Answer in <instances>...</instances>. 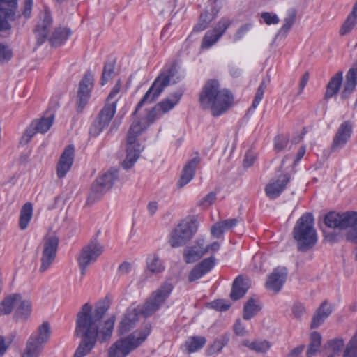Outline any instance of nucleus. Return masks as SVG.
<instances>
[{"mask_svg":"<svg viewBox=\"0 0 357 357\" xmlns=\"http://www.w3.org/2000/svg\"><path fill=\"white\" fill-rule=\"evenodd\" d=\"M107 308L104 305L95 307L85 304L77 315L76 332L84 336L77 349L74 356L83 357L94 347L99 335L102 342L110 338L114 329V317L112 316L102 322Z\"/></svg>","mask_w":357,"mask_h":357,"instance_id":"nucleus-1","label":"nucleus"},{"mask_svg":"<svg viewBox=\"0 0 357 357\" xmlns=\"http://www.w3.org/2000/svg\"><path fill=\"white\" fill-rule=\"evenodd\" d=\"M162 115L161 111L156 109L155 106L148 112L145 118L133 121L128 133L126 156L121 163L123 169L131 168L139 157L142 147L138 142L137 137Z\"/></svg>","mask_w":357,"mask_h":357,"instance_id":"nucleus-2","label":"nucleus"},{"mask_svg":"<svg viewBox=\"0 0 357 357\" xmlns=\"http://www.w3.org/2000/svg\"><path fill=\"white\" fill-rule=\"evenodd\" d=\"M199 101L204 109L210 110L213 116H218L231 107L233 97L227 89H220L217 81L211 80L203 88Z\"/></svg>","mask_w":357,"mask_h":357,"instance_id":"nucleus-3","label":"nucleus"},{"mask_svg":"<svg viewBox=\"0 0 357 357\" xmlns=\"http://www.w3.org/2000/svg\"><path fill=\"white\" fill-rule=\"evenodd\" d=\"M182 77L183 73L176 64L172 63L166 66L139 102L134 114H136L143 105L151 104L155 101L167 86L176 83Z\"/></svg>","mask_w":357,"mask_h":357,"instance_id":"nucleus-4","label":"nucleus"},{"mask_svg":"<svg viewBox=\"0 0 357 357\" xmlns=\"http://www.w3.org/2000/svg\"><path fill=\"white\" fill-rule=\"evenodd\" d=\"M149 333V327L145 326L120 338L111 344L107 357H126L145 342Z\"/></svg>","mask_w":357,"mask_h":357,"instance_id":"nucleus-5","label":"nucleus"},{"mask_svg":"<svg viewBox=\"0 0 357 357\" xmlns=\"http://www.w3.org/2000/svg\"><path fill=\"white\" fill-rule=\"evenodd\" d=\"M293 236L300 250H309L315 245L317 237L312 214L305 213L297 220Z\"/></svg>","mask_w":357,"mask_h":357,"instance_id":"nucleus-6","label":"nucleus"},{"mask_svg":"<svg viewBox=\"0 0 357 357\" xmlns=\"http://www.w3.org/2000/svg\"><path fill=\"white\" fill-rule=\"evenodd\" d=\"M199 227L197 218L190 216L183 220L172 232L169 243L173 248L183 246L197 232Z\"/></svg>","mask_w":357,"mask_h":357,"instance_id":"nucleus-7","label":"nucleus"},{"mask_svg":"<svg viewBox=\"0 0 357 357\" xmlns=\"http://www.w3.org/2000/svg\"><path fill=\"white\" fill-rule=\"evenodd\" d=\"M220 246L218 241L208 243L205 238H199L192 245L185 248L184 260L188 264L194 263L206 254L217 252Z\"/></svg>","mask_w":357,"mask_h":357,"instance_id":"nucleus-8","label":"nucleus"},{"mask_svg":"<svg viewBox=\"0 0 357 357\" xmlns=\"http://www.w3.org/2000/svg\"><path fill=\"white\" fill-rule=\"evenodd\" d=\"M174 289L170 282H164L154 291L149 300L140 307L141 312L148 317L155 312L166 301Z\"/></svg>","mask_w":357,"mask_h":357,"instance_id":"nucleus-9","label":"nucleus"},{"mask_svg":"<svg viewBox=\"0 0 357 357\" xmlns=\"http://www.w3.org/2000/svg\"><path fill=\"white\" fill-rule=\"evenodd\" d=\"M59 238L54 234H46L42 241V255L39 271L44 273L53 264L59 245Z\"/></svg>","mask_w":357,"mask_h":357,"instance_id":"nucleus-10","label":"nucleus"},{"mask_svg":"<svg viewBox=\"0 0 357 357\" xmlns=\"http://www.w3.org/2000/svg\"><path fill=\"white\" fill-rule=\"evenodd\" d=\"M104 250L103 246L98 243L91 242L82 248L77 257L81 279L86 274L89 266L94 263Z\"/></svg>","mask_w":357,"mask_h":357,"instance_id":"nucleus-11","label":"nucleus"},{"mask_svg":"<svg viewBox=\"0 0 357 357\" xmlns=\"http://www.w3.org/2000/svg\"><path fill=\"white\" fill-rule=\"evenodd\" d=\"M54 119V115L50 114L46 118L34 120L24 131L20 143L22 145L27 144L36 133L46 132L52 126Z\"/></svg>","mask_w":357,"mask_h":357,"instance_id":"nucleus-12","label":"nucleus"},{"mask_svg":"<svg viewBox=\"0 0 357 357\" xmlns=\"http://www.w3.org/2000/svg\"><path fill=\"white\" fill-rule=\"evenodd\" d=\"M94 86V75L87 72L79 84L77 99V109L82 112L88 103Z\"/></svg>","mask_w":357,"mask_h":357,"instance_id":"nucleus-13","label":"nucleus"},{"mask_svg":"<svg viewBox=\"0 0 357 357\" xmlns=\"http://www.w3.org/2000/svg\"><path fill=\"white\" fill-rule=\"evenodd\" d=\"M289 176L287 172H281L267 183L265 188L266 196L270 199H275L279 197L284 190L288 182Z\"/></svg>","mask_w":357,"mask_h":357,"instance_id":"nucleus-14","label":"nucleus"},{"mask_svg":"<svg viewBox=\"0 0 357 357\" xmlns=\"http://www.w3.org/2000/svg\"><path fill=\"white\" fill-rule=\"evenodd\" d=\"M287 275V271L285 268L274 269L267 279L266 288L273 294L278 293L286 281Z\"/></svg>","mask_w":357,"mask_h":357,"instance_id":"nucleus-15","label":"nucleus"},{"mask_svg":"<svg viewBox=\"0 0 357 357\" xmlns=\"http://www.w3.org/2000/svg\"><path fill=\"white\" fill-rule=\"evenodd\" d=\"M52 19L47 9L40 16V20L38 22L34 31L36 36L37 42L42 44L47 38L52 26Z\"/></svg>","mask_w":357,"mask_h":357,"instance_id":"nucleus-16","label":"nucleus"},{"mask_svg":"<svg viewBox=\"0 0 357 357\" xmlns=\"http://www.w3.org/2000/svg\"><path fill=\"white\" fill-rule=\"evenodd\" d=\"M215 259L210 257L197 264L188 275L189 282H195L208 273L215 266Z\"/></svg>","mask_w":357,"mask_h":357,"instance_id":"nucleus-17","label":"nucleus"},{"mask_svg":"<svg viewBox=\"0 0 357 357\" xmlns=\"http://www.w3.org/2000/svg\"><path fill=\"white\" fill-rule=\"evenodd\" d=\"M357 88V63L354 64L347 73L345 79L342 82L341 98L346 99Z\"/></svg>","mask_w":357,"mask_h":357,"instance_id":"nucleus-18","label":"nucleus"},{"mask_svg":"<svg viewBox=\"0 0 357 357\" xmlns=\"http://www.w3.org/2000/svg\"><path fill=\"white\" fill-rule=\"evenodd\" d=\"M52 330L50 325L48 322L45 321L38 327L36 333L32 334L28 340L43 347V345L49 342Z\"/></svg>","mask_w":357,"mask_h":357,"instance_id":"nucleus-19","label":"nucleus"},{"mask_svg":"<svg viewBox=\"0 0 357 357\" xmlns=\"http://www.w3.org/2000/svg\"><path fill=\"white\" fill-rule=\"evenodd\" d=\"M140 312V308L135 309L130 307L122 317L119 327L118 331L119 333L123 334L130 331L136 322L138 321V312Z\"/></svg>","mask_w":357,"mask_h":357,"instance_id":"nucleus-20","label":"nucleus"},{"mask_svg":"<svg viewBox=\"0 0 357 357\" xmlns=\"http://www.w3.org/2000/svg\"><path fill=\"white\" fill-rule=\"evenodd\" d=\"M351 123L348 121L343 122L340 126L337 134L334 138L333 146L335 148L342 147L351 137Z\"/></svg>","mask_w":357,"mask_h":357,"instance_id":"nucleus-21","label":"nucleus"},{"mask_svg":"<svg viewBox=\"0 0 357 357\" xmlns=\"http://www.w3.org/2000/svg\"><path fill=\"white\" fill-rule=\"evenodd\" d=\"M250 281L241 276L236 278L230 294L231 299L236 301L242 298L250 287Z\"/></svg>","mask_w":357,"mask_h":357,"instance_id":"nucleus-22","label":"nucleus"},{"mask_svg":"<svg viewBox=\"0 0 357 357\" xmlns=\"http://www.w3.org/2000/svg\"><path fill=\"white\" fill-rule=\"evenodd\" d=\"M198 162V159L193 158L184 167L177 183L178 187L182 188L185 186L192 179L195 174Z\"/></svg>","mask_w":357,"mask_h":357,"instance_id":"nucleus-23","label":"nucleus"},{"mask_svg":"<svg viewBox=\"0 0 357 357\" xmlns=\"http://www.w3.org/2000/svg\"><path fill=\"white\" fill-rule=\"evenodd\" d=\"M206 338L202 336L189 337L181 346L182 351L185 354L196 352L206 344Z\"/></svg>","mask_w":357,"mask_h":357,"instance_id":"nucleus-24","label":"nucleus"},{"mask_svg":"<svg viewBox=\"0 0 357 357\" xmlns=\"http://www.w3.org/2000/svg\"><path fill=\"white\" fill-rule=\"evenodd\" d=\"M343 82V73L341 71L336 73L327 84L325 98L328 99L335 96L340 91Z\"/></svg>","mask_w":357,"mask_h":357,"instance_id":"nucleus-25","label":"nucleus"},{"mask_svg":"<svg viewBox=\"0 0 357 357\" xmlns=\"http://www.w3.org/2000/svg\"><path fill=\"white\" fill-rule=\"evenodd\" d=\"M331 312V305L326 302L323 303L312 318L311 328H316L319 327Z\"/></svg>","mask_w":357,"mask_h":357,"instance_id":"nucleus-26","label":"nucleus"},{"mask_svg":"<svg viewBox=\"0 0 357 357\" xmlns=\"http://www.w3.org/2000/svg\"><path fill=\"white\" fill-rule=\"evenodd\" d=\"M20 301L21 296L17 294H10L6 297L0 302V316L10 314L13 307L17 306Z\"/></svg>","mask_w":357,"mask_h":357,"instance_id":"nucleus-27","label":"nucleus"},{"mask_svg":"<svg viewBox=\"0 0 357 357\" xmlns=\"http://www.w3.org/2000/svg\"><path fill=\"white\" fill-rule=\"evenodd\" d=\"M33 204L31 202H26L22 206L19 218V227L21 230H24L28 227L33 217Z\"/></svg>","mask_w":357,"mask_h":357,"instance_id":"nucleus-28","label":"nucleus"},{"mask_svg":"<svg viewBox=\"0 0 357 357\" xmlns=\"http://www.w3.org/2000/svg\"><path fill=\"white\" fill-rule=\"evenodd\" d=\"M146 268L152 273L158 274L165 271V265L158 255L151 254L147 257Z\"/></svg>","mask_w":357,"mask_h":357,"instance_id":"nucleus-29","label":"nucleus"},{"mask_svg":"<svg viewBox=\"0 0 357 357\" xmlns=\"http://www.w3.org/2000/svg\"><path fill=\"white\" fill-rule=\"evenodd\" d=\"M181 93L176 92L169 97L164 99L162 101L156 105V109L161 111L162 114L172 109L179 102Z\"/></svg>","mask_w":357,"mask_h":357,"instance_id":"nucleus-30","label":"nucleus"},{"mask_svg":"<svg viewBox=\"0 0 357 357\" xmlns=\"http://www.w3.org/2000/svg\"><path fill=\"white\" fill-rule=\"evenodd\" d=\"M321 335L314 331L310 335V342L306 351L307 357H313L320 351L321 345Z\"/></svg>","mask_w":357,"mask_h":357,"instance_id":"nucleus-31","label":"nucleus"},{"mask_svg":"<svg viewBox=\"0 0 357 357\" xmlns=\"http://www.w3.org/2000/svg\"><path fill=\"white\" fill-rule=\"evenodd\" d=\"M242 344L257 353H265L271 348V343L263 340H245L242 342Z\"/></svg>","mask_w":357,"mask_h":357,"instance_id":"nucleus-32","label":"nucleus"},{"mask_svg":"<svg viewBox=\"0 0 357 357\" xmlns=\"http://www.w3.org/2000/svg\"><path fill=\"white\" fill-rule=\"evenodd\" d=\"M116 100L106 103L105 106L101 110L98 119L102 122L103 125L108 126L114 114L116 113Z\"/></svg>","mask_w":357,"mask_h":357,"instance_id":"nucleus-33","label":"nucleus"},{"mask_svg":"<svg viewBox=\"0 0 357 357\" xmlns=\"http://www.w3.org/2000/svg\"><path fill=\"white\" fill-rule=\"evenodd\" d=\"M15 314L21 320H26L31 314L32 303L29 300H22L17 303Z\"/></svg>","mask_w":357,"mask_h":357,"instance_id":"nucleus-34","label":"nucleus"},{"mask_svg":"<svg viewBox=\"0 0 357 357\" xmlns=\"http://www.w3.org/2000/svg\"><path fill=\"white\" fill-rule=\"evenodd\" d=\"M109 190L105 186L99 183V181H96L92 184L90 194L89 195L88 202L93 203L98 199H100Z\"/></svg>","mask_w":357,"mask_h":357,"instance_id":"nucleus-35","label":"nucleus"},{"mask_svg":"<svg viewBox=\"0 0 357 357\" xmlns=\"http://www.w3.org/2000/svg\"><path fill=\"white\" fill-rule=\"evenodd\" d=\"M261 309L257 300L254 298L249 299L243 308V318L246 320L253 317Z\"/></svg>","mask_w":357,"mask_h":357,"instance_id":"nucleus-36","label":"nucleus"},{"mask_svg":"<svg viewBox=\"0 0 357 357\" xmlns=\"http://www.w3.org/2000/svg\"><path fill=\"white\" fill-rule=\"evenodd\" d=\"M117 178L118 172L116 170H112L102 174L96 180L99 181V183H100L102 185L109 190L113 186Z\"/></svg>","mask_w":357,"mask_h":357,"instance_id":"nucleus-37","label":"nucleus"},{"mask_svg":"<svg viewBox=\"0 0 357 357\" xmlns=\"http://www.w3.org/2000/svg\"><path fill=\"white\" fill-rule=\"evenodd\" d=\"M56 176L59 178H64L67 174V148L61 154L56 167Z\"/></svg>","mask_w":357,"mask_h":357,"instance_id":"nucleus-38","label":"nucleus"},{"mask_svg":"<svg viewBox=\"0 0 357 357\" xmlns=\"http://www.w3.org/2000/svg\"><path fill=\"white\" fill-rule=\"evenodd\" d=\"M42 349V347L27 340L22 357H39Z\"/></svg>","mask_w":357,"mask_h":357,"instance_id":"nucleus-39","label":"nucleus"},{"mask_svg":"<svg viewBox=\"0 0 357 357\" xmlns=\"http://www.w3.org/2000/svg\"><path fill=\"white\" fill-rule=\"evenodd\" d=\"M215 18V15L208 12H204L201 14L199 20L195 26L194 30L201 31L204 30L208 24Z\"/></svg>","mask_w":357,"mask_h":357,"instance_id":"nucleus-40","label":"nucleus"},{"mask_svg":"<svg viewBox=\"0 0 357 357\" xmlns=\"http://www.w3.org/2000/svg\"><path fill=\"white\" fill-rule=\"evenodd\" d=\"M220 36L213 30L208 31L204 35L201 47L202 49H208L212 47L219 39Z\"/></svg>","mask_w":357,"mask_h":357,"instance_id":"nucleus-41","label":"nucleus"},{"mask_svg":"<svg viewBox=\"0 0 357 357\" xmlns=\"http://www.w3.org/2000/svg\"><path fill=\"white\" fill-rule=\"evenodd\" d=\"M344 344V341L342 337H335L327 342L326 347L333 352L332 354H335L338 357V353L341 351Z\"/></svg>","mask_w":357,"mask_h":357,"instance_id":"nucleus-42","label":"nucleus"},{"mask_svg":"<svg viewBox=\"0 0 357 357\" xmlns=\"http://www.w3.org/2000/svg\"><path fill=\"white\" fill-rule=\"evenodd\" d=\"M357 23V18L351 14L349 15L345 22L342 25L340 34L344 36L351 31Z\"/></svg>","mask_w":357,"mask_h":357,"instance_id":"nucleus-43","label":"nucleus"},{"mask_svg":"<svg viewBox=\"0 0 357 357\" xmlns=\"http://www.w3.org/2000/svg\"><path fill=\"white\" fill-rule=\"evenodd\" d=\"M343 357H357V331L347 344Z\"/></svg>","mask_w":357,"mask_h":357,"instance_id":"nucleus-44","label":"nucleus"},{"mask_svg":"<svg viewBox=\"0 0 357 357\" xmlns=\"http://www.w3.org/2000/svg\"><path fill=\"white\" fill-rule=\"evenodd\" d=\"M268 82L269 80H264L258 87L257 92L255 93L254 100L252 102V107L254 108H256L260 103L261 100H262L264 91L267 87Z\"/></svg>","mask_w":357,"mask_h":357,"instance_id":"nucleus-45","label":"nucleus"},{"mask_svg":"<svg viewBox=\"0 0 357 357\" xmlns=\"http://www.w3.org/2000/svg\"><path fill=\"white\" fill-rule=\"evenodd\" d=\"M114 76V65L109 63L105 65L102 75V85H105Z\"/></svg>","mask_w":357,"mask_h":357,"instance_id":"nucleus-46","label":"nucleus"},{"mask_svg":"<svg viewBox=\"0 0 357 357\" xmlns=\"http://www.w3.org/2000/svg\"><path fill=\"white\" fill-rule=\"evenodd\" d=\"M215 199L216 194L211 192L198 202L197 206L203 209H206L215 202Z\"/></svg>","mask_w":357,"mask_h":357,"instance_id":"nucleus-47","label":"nucleus"},{"mask_svg":"<svg viewBox=\"0 0 357 357\" xmlns=\"http://www.w3.org/2000/svg\"><path fill=\"white\" fill-rule=\"evenodd\" d=\"M230 24L231 20L229 18H222L216 24L215 27L213 29V31L215 33H217L220 37H221L225 32L227 29L230 26Z\"/></svg>","mask_w":357,"mask_h":357,"instance_id":"nucleus-48","label":"nucleus"},{"mask_svg":"<svg viewBox=\"0 0 357 357\" xmlns=\"http://www.w3.org/2000/svg\"><path fill=\"white\" fill-rule=\"evenodd\" d=\"M261 18L267 25L278 24L280 22L278 16L271 12H264L261 13Z\"/></svg>","mask_w":357,"mask_h":357,"instance_id":"nucleus-49","label":"nucleus"},{"mask_svg":"<svg viewBox=\"0 0 357 357\" xmlns=\"http://www.w3.org/2000/svg\"><path fill=\"white\" fill-rule=\"evenodd\" d=\"M107 126L103 125V123L97 119L93 122L89 128V135L93 137H97Z\"/></svg>","mask_w":357,"mask_h":357,"instance_id":"nucleus-50","label":"nucleus"},{"mask_svg":"<svg viewBox=\"0 0 357 357\" xmlns=\"http://www.w3.org/2000/svg\"><path fill=\"white\" fill-rule=\"evenodd\" d=\"M12 56L13 52L8 46L0 43V63L8 62Z\"/></svg>","mask_w":357,"mask_h":357,"instance_id":"nucleus-51","label":"nucleus"},{"mask_svg":"<svg viewBox=\"0 0 357 357\" xmlns=\"http://www.w3.org/2000/svg\"><path fill=\"white\" fill-rule=\"evenodd\" d=\"M208 305L215 310L225 311L229 308L230 303L227 301L218 299L211 302Z\"/></svg>","mask_w":357,"mask_h":357,"instance_id":"nucleus-52","label":"nucleus"},{"mask_svg":"<svg viewBox=\"0 0 357 357\" xmlns=\"http://www.w3.org/2000/svg\"><path fill=\"white\" fill-rule=\"evenodd\" d=\"M289 143L288 137L285 135H278L275 139L274 147L277 151H280L287 147Z\"/></svg>","mask_w":357,"mask_h":357,"instance_id":"nucleus-53","label":"nucleus"},{"mask_svg":"<svg viewBox=\"0 0 357 357\" xmlns=\"http://www.w3.org/2000/svg\"><path fill=\"white\" fill-rule=\"evenodd\" d=\"M238 222V219L233 218V219H229L225 220L223 221H220L217 222V224L220 226V227L222 228L225 232L228 231L229 229L237 225Z\"/></svg>","mask_w":357,"mask_h":357,"instance_id":"nucleus-54","label":"nucleus"},{"mask_svg":"<svg viewBox=\"0 0 357 357\" xmlns=\"http://www.w3.org/2000/svg\"><path fill=\"white\" fill-rule=\"evenodd\" d=\"M295 20V13L291 11L289 12L288 16L284 20V23L281 27V31L287 32L292 26Z\"/></svg>","mask_w":357,"mask_h":357,"instance_id":"nucleus-55","label":"nucleus"},{"mask_svg":"<svg viewBox=\"0 0 357 357\" xmlns=\"http://www.w3.org/2000/svg\"><path fill=\"white\" fill-rule=\"evenodd\" d=\"M120 90H121V84H120V82L118 81V82L116 83V84L113 87L112 90L111 91L110 93L109 94L107 100V103L111 102L112 101H114V100H116V103L117 100L119 99L117 96L120 92Z\"/></svg>","mask_w":357,"mask_h":357,"instance_id":"nucleus-56","label":"nucleus"},{"mask_svg":"<svg viewBox=\"0 0 357 357\" xmlns=\"http://www.w3.org/2000/svg\"><path fill=\"white\" fill-rule=\"evenodd\" d=\"M257 158V154L253 151H249L245 153L243 160V165L245 167H251Z\"/></svg>","mask_w":357,"mask_h":357,"instance_id":"nucleus-57","label":"nucleus"},{"mask_svg":"<svg viewBox=\"0 0 357 357\" xmlns=\"http://www.w3.org/2000/svg\"><path fill=\"white\" fill-rule=\"evenodd\" d=\"M252 27V24L251 23H247L242 25L239 29L237 31L234 39L235 40H238L241 39L244 35L248 33Z\"/></svg>","mask_w":357,"mask_h":357,"instance_id":"nucleus-58","label":"nucleus"},{"mask_svg":"<svg viewBox=\"0 0 357 357\" xmlns=\"http://www.w3.org/2000/svg\"><path fill=\"white\" fill-rule=\"evenodd\" d=\"M234 331L237 335L245 336L248 334V330L240 320H237L234 325Z\"/></svg>","mask_w":357,"mask_h":357,"instance_id":"nucleus-59","label":"nucleus"},{"mask_svg":"<svg viewBox=\"0 0 357 357\" xmlns=\"http://www.w3.org/2000/svg\"><path fill=\"white\" fill-rule=\"evenodd\" d=\"M225 233L222 228L217 223L214 224L211 228V234L215 238H220Z\"/></svg>","mask_w":357,"mask_h":357,"instance_id":"nucleus-60","label":"nucleus"},{"mask_svg":"<svg viewBox=\"0 0 357 357\" xmlns=\"http://www.w3.org/2000/svg\"><path fill=\"white\" fill-rule=\"evenodd\" d=\"M292 312L295 317H300L304 314L305 310L302 304L296 303L294 305Z\"/></svg>","mask_w":357,"mask_h":357,"instance_id":"nucleus-61","label":"nucleus"},{"mask_svg":"<svg viewBox=\"0 0 357 357\" xmlns=\"http://www.w3.org/2000/svg\"><path fill=\"white\" fill-rule=\"evenodd\" d=\"M131 268L132 265L130 263L123 262L119 266V271L122 274H127L131 271Z\"/></svg>","mask_w":357,"mask_h":357,"instance_id":"nucleus-62","label":"nucleus"},{"mask_svg":"<svg viewBox=\"0 0 357 357\" xmlns=\"http://www.w3.org/2000/svg\"><path fill=\"white\" fill-rule=\"evenodd\" d=\"M33 0H25L24 15L26 17H29L31 12Z\"/></svg>","mask_w":357,"mask_h":357,"instance_id":"nucleus-63","label":"nucleus"},{"mask_svg":"<svg viewBox=\"0 0 357 357\" xmlns=\"http://www.w3.org/2000/svg\"><path fill=\"white\" fill-rule=\"evenodd\" d=\"M304 348V345H300L296 347L290 352L288 357H298L303 352Z\"/></svg>","mask_w":357,"mask_h":357,"instance_id":"nucleus-64","label":"nucleus"}]
</instances>
